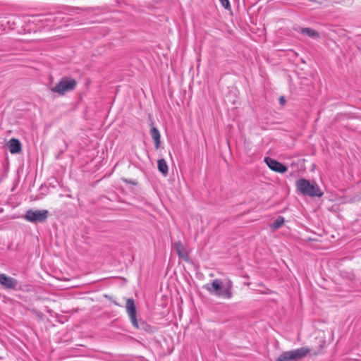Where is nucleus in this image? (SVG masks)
<instances>
[{
    "label": "nucleus",
    "mask_w": 361,
    "mask_h": 361,
    "mask_svg": "<svg viewBox=\"0 0 361 361\" xmlns=\"http://www.w3.org/2000/svg\"><path fill=\"white\" fill-rule=\"evenodd\" d=\"M212 295L223 299H230L233 296V283L228 278L216 279L204 286Z\"/></svg>",
    "instance_id": "1"
},
{
    "label": "nucleus",
    "mask_w": 361,
    "mask_h": 361,
    "mask_svg": "<svg viewBox=\"0 0 361 361\" xmlns=\"http://www.w3.org/2000/svg\"><path fill=\"white\" fill-rule=\"evenodd\" d=\"M310 353L315 355L317 354V352L314 351L310 348L303 346L299 348L282 352L275 361H299Z\"/></svg>",
    "instance_id": "2"
},
{
    "label": "nucleus",
    "mask_w": 361,
    "mask_h": 361,
    "mask_svg": "<svg viewBox=\"0 0 361 361\" xmlns=\"http://www.w3.org/2000/svg\"><path fill=\"white\" fill-rule=\"evenodd\" d=\"M295 186L297 190L304 195L321 197L324 194L317 183H312L306 179L298 180Z\"/></svg>",
    "instance_id": "3"
},
{
    "label": "nucleus",
    "mask_w": 361,
    "mask_h": 361,
    "mask_svg": "<svg viewBox=\"0 0 361 361\" xmlns=\"http://www.w3.org/2000/svg\"><path fill=\"white\" fill-rule=\"evenodd\" d=\"M77 82L72 78H64L60 80L52 89L51 91L59 94H64L75 89Z\"/></svg>",
    "instance_id": "4"
},
{
    "label": "nucleus",
    "mask_w": 361,
    "mask_h": 361,
    "mask_svg": "<svg viewBox=\"0 0 361 361\" xmlns=\"http://www.w3.org/2000/svg\"><path fill=\"white\" fill-rule=\"evenodd\" d=\"M49 216V211L47 209L35 210L30 209L25 214V219L31 223L44 222Z\"/></svg>",
    "instance_id": "5"
},
{
    "label": "nucleus",
    "mask_w": 361,
    "mask_h": 361,
    "mask_svg": "<svg viewBox=\"0 0 361 361\" xmlns=\"http://www.w3.org/2000/svg\"><path fill=\"white\" fill-rule=\"evenodd\" d=\"M126 309L133 326L136 329H139V324L136 317V307L133 299H127Z\"/></svg>",
    "instance_id": "6"
},
{
    "label": "nucleus",
    "mask_w": 361,
    "mask_h": 361,
    "mask_svg": "<svg viewBox=\"0 0 361 361\" xmlns=\"http://www.w3.org/2000/svg\"><path fill=\"white\" fill-rule=\"evenodd\" d=\"M264 161L266 162L269 168L274 171L283 173L286 172L288 170L286 166L271 158H265Z\"/></svg>",
    "instance_id": "7"
},
{
    "label": "nucleus",
    "mask_w": 361,
    "mask_h": 361,
    "mask_svg": "<svg viewBox=\"0 0 361 361\" xmlns=\"http://www.w3.org/2000/svg\"><path fill=\"white\" fill-rule=\"evenodd\" d=\"M0 284L7 289L15 288L17 286V281L12 277L7 276L4 274H0Z\"/></svg>",
    "instance_id": "8"
},
{
    "label": "nucleus",
    "mask_w": 361,
    "mask_h": 361,
    "mask_svg": "<svg viewBox=\"0 0 361 361\" xmlns=\"http://www.w3.org/2000/svg\"><path fill=\"white\" fill-rule=\"evenodd\" d=\"M8 147L11 154L20 153L22 150L20 142L15 138L11 139L8 142Z\"/></svg>",
    "instance_id": "9"
},
{
    "label": "nucleus",
    "mask_w": 361,
    "mask_h": 361,
    "mask_svg": "<svg viewBox=\"0 0 361 361\" xmlns=\"http://www.w3.org/2000/svg\"><path fill=\"white\" fill-rule=\"evenodd\" d=\"M173 247L180 258L186 261L188 260V253L180 241L176 242L173 244Z\"/></svg>",
    "instance_id": "10"
},
{
    "label": "nucleus",
    "mask_w": 361,
    "mask_h": 361,
    "mask_svg": "<svg viewBox=\"0 0 361 361\" xmlns=\"http://www.w3.org/2000/svg\"><path fill=\"white\" fill-rule=\"evenodd\" d=\"M150 134L154 140L155 147L158 149L160 147L161 143V135L159 130L155 127H152L150 130Z\"/></svg>",
    "instance_id": "11"
},
{
    "label": "nucleus",
    "mask_w": 361,
    "mask_h": 361,
    "mask_svg": "<svg viewBox=\"0 0 361 361\" xmlns=\"http://www.w3.org/2000/svg\"><path fill=\"white\" fill-rule=\"evenodd\" d=\"M301 34L307 35L312 39H318L319 34L314 30L309 27L302 28L300 30Z\"/></svg>",
    "instance_id": "12"
},
{
    "label": "nucleus",
    "mask_w": 361,
    "mask_h": 361,
    "mask_svg": "<svg viewBox=\"0 0 361 361\" xmlns=\"http://www.w3.org/2000/svg\"><path fill=\"white\" fill-rule=\"evenodd\" d=\"M158 170L164 176H166L169 171V167L164 159H161L157 161Z\"/></svg>",
    "instance_id": "13"
},
{
    "label": "nucleus",
    "mask_w": 361,
    "mask_h": 361,
    "mask_svg": "<svg viewBox=\"0 0 361 361\" xmlns=\"http://www.w3.org/2000/svg\"><path fill=\"white\" fill-rule=\"evenodd\" d=\"M284 223V218L279 216L272 224H270V228L275 231L282 226Z\"/></svg>",
    "instance_id": "14"
},
{
    "label": "nucleus",
    "mask_w": 361,
    "mask_h": 361,
    "mask_svg": "<svg viewBox=\"0 0 361 361\" xmlns=\"http://www.w3.org/2000/svg\"><path fill=\"white\" fill-rule=\"evenodd\" d=\"M219 1L224 8L226 9L230 8V3L228 0H219Z\"/></svg>",
    "instance_id": "15"
},
{
    "label": "nucleus",
    "mask_w": 361,
    "mask_h": 361,
    "mask_svg": "<svg viewBox=\"0 0 361 361\" xmlns=\"http://www.w3.org/2000/svg\"><path fill=\"white\" fill-rule=\"evenodd\" d=\"M122 180H123L126 183L134 185H137V182L135 180H128L125 179V178H122Z\"/></svg>",
    "instance_id": "16"
},
{
    "label": "nucleus",
    "mask_w": 361,
    "mask_h": 361,
    "mask_svg": "<svg viewBox=\"0 0 361 361\" xmlns=\"http://www.w3.org/2000/svg\"><path fill=\"white\" fill-rule=\"evenodd\" d=\"M280 101H281V104H283V103H284V102H285V100H284V99H283V98H281V99H280Z\"/></svg>",
    "instance_id": "17"
}]
</instances>
